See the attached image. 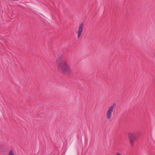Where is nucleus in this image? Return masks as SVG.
Returning a JSON list of instances; mask_svg holds the SVG:
<instances>
[{"label": "nucleus", "mask_w": 155, "mask_h": 155, "mask_svg": "<svg viewBox=\"0 0 155 155\" xmlns=\"http://www.w3.org/2000/svg\"><path fill=\"white\" fill-rule=\"evenodd\" d=\"M58 65V68L63 71L64 73L68 74L71 71L70 67L68 65L67 62L64 60L59 59L57 61Z\"/></svg>", "instance_id": "1"}, {"label": "nucleus", "mask_w": 155, "mask_h": 155, "mask_svg": "<svg viewBox=\"0 0 155 155\" xmlns=\"http://www.w3.org/2000/svg\"><path fill=\"white\" fill-rule=\"evenodd\" d=\"M115 105L114 103L113 105L110 106L108 108L106 113V117L108 119H110L111 118L113 111L114 106H115Z\"/></svg>", "instance_id": "2"}, {"label": "nucleus", "mask_w": 155, "mask_h": 155, "mask_svg": "<svg viewBox=\"0 0 155 155\" xmlns=\"http://www.w3.org/2000/svg\"><path fill=\"white\" fill-rule=\"evenodd\" d=\"M128 136L130 146L132 147L134 144L135 140H136L135 136L134 133L130 132L128 134Z\"/></svg>", "instance_id": "3"}, {"label": "nucleus", "mask_w": 155, "mask_h": 155, "mask_svg": "<svg viewBox=\"0 0 155 155\" xmlns=\"http://www.w3.org/2000/svg\"><path fill=\"white\" fill-rule=\"evenodd\" d=\"M84 25V23L82 22L79 25V28H78V38H79L81 35L83 29Z\"/></svg>", "instance_id": "4"}, {"label": "nucleus", "mask_w": 155, "mask_h": 155, "mask_svg": "<svg viewBox=\"0 0 155 155\" xmlns=\"http://www.w3.org/2000/svg\"><path fill=\"white\" fill-rule=\"evenodd\" d=\"M9 155H14L13 151L12 150H10L9 153Z\"/></svg>", "instance_id": "5"}, {"label": "nucleus", "mask_w": 155, "mask_h": 155, "mask_svg": "<svg viewBox=\"0 0 155 155\" xmlns=\"http://www.w3.org/2000/svg\"><path fill=\"white\" fill-rule=\"evenodd\" d=\"M117 155H122L120 153H117Z\"/></svg>", "instance_id": "6"}]
</instances>
